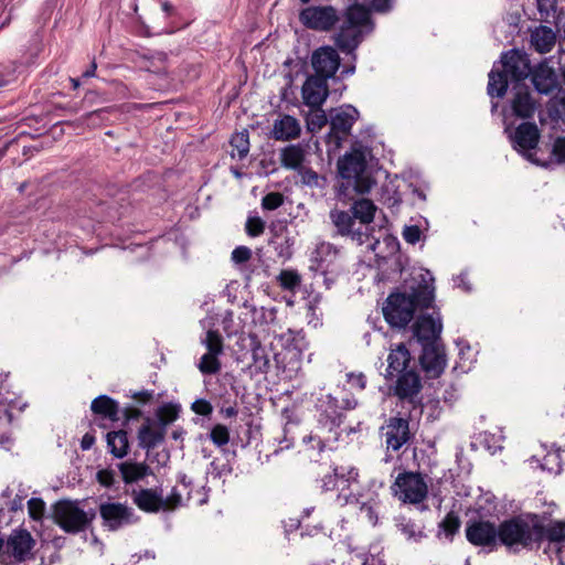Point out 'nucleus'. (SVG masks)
Returning <instances> with one entry per match:
<instances>
[{
  "instance_id": "1",
  "label": "nucleus",
  "mask_w": 565,
  "mask_h": 565,
  "mask_svg": "<svg viewBox=\"0 0 565 565\" xmlns=\"http://www.w3.org/2000/svg\"><path fill=\"white\" fill-rule=\"evenodd\" d=\"M435 279L429 270H415L392 291L382 308L390 327L405 329L415 318V312L433 308Z\"/></svg>"
},
{
  "instance_id": "2",
  "label": "nucleus",
  "mask_w": 565,
  "mask_h": 565,
  "mask_svg": "<svg viewBox=\"0 0 565 565\" xmlns=\"http://www.w3.org/2000/svg\"><path fill=\"white\" fill-rule=\"evenodd\" d=\"M367 147L356 141L337 161V196L341 201L354 200L356 195L369 193L375 181L367 169Z\"/></svg>"
},
{
  "instance_id": "3",
  "label": "nucleus",
  "mask_w": 565,
  "mask_h": 565,
  "mask_svg": "<svg viewBox=\"0 0 565 565\" xmlns=\"http://www.w3.org/2000/svg\"><path fill=\"white\" fill-rule=\"evenodd\" d=\"M501 67L493 65L489 73L487 92L489 96L502 98L509 87V77L520 85L530 75V60L527 55L516 49L501 55Z\"/></svg>"
},
{
  "instance_id": "4",
  "label": "nucleus",
  "mask_w": 565,
  "mask_h": 565,
  "mask_svg": "<svg viewBox=\"0 0 565 565\" xmlns=\"http://www.w3.org/2000/svg\"><path fill=\"white\" fill-rule=\"evenodd\" d=\"M233 313L227 312L222 320V327L226 334V344H224V339L218 330L210 329L206 331L203 339L207 350L206 353H223L224 347L232 351V353H256L262 348L257 334L244 330L233 332Z\"/></svg>"
},
{
  "instance_id": "5",
  "label": "nucleus",
  "mask_w": 565,
  "mask_h": 565,
  "mask_svg": "<svg viewBox=\"0 0 565 565\" xmlns=\"http://www.w3.org/2000/svg\"><path fill=\"white\" fill-rule=\"evenodd\" d=\"M541 533L537 514L513 516L499 524V543L509 548L533 550L540 547Z\"/></svg>"
},
{
  "instance_id": "6",
  "label": "nucleus",
  "mask_w": 565,
  "mask_h": 565,
  "mask_svg": "<svg viewBox=\"0 0 565 565\" xmlns=\"http://www.w3.org/2000/svg\"><path fill=\"white\" fill-rule=\"evenodd\" d=\"M412 355H387V367L384 376L387 380L397 377L393 393L398 399L415 404L423 388L418 373L408 369Z\"/></svg>"
},
{
  "instance_id": "7",
  "label": "nucleus",
  "mask_w": 565,
  "mask_h": 565,
  "mask_svg": "<svg viewBox=\"0 0 565 565\" xmlns=\"http://www.w3.org/2000/svg\"><path fill=\"white\" fill-rule=\"evenodd\" d=\"M433 313L419 315L412 324V339L422 348L420 353H444L441 340L443 321L439 310L433 306Z\"/></svg>"
},
{
  "instance_id": "8",
  "label": "nucleus",
  "mask_w": 565,
  "mask_h": 565,
  "mask_svg": "<svg viewBox=\"0 0 565 565\" xmlns=\"http://www.w3.org/2000/svg\"><path fill=\"white\" fill-rule=\"evenodd\" d=\"M530 75L540 94L550 95L556 90L552 98V107L558 115L565 114V64L562 68L561 82L555 70L546 62L539 63L533 70L530 67Z\"/></svg>"
},
{
  "instance_id": "9",
  "label": "nucleus",
  "mask_w": 565,
  "mask_h": 565,
  "mask_svg": "<svg viewBox=\"0 0 565 565\" xmlns=\"http://www.w3.org/2000/svg\"><path fill=\"white\" fill-rule=\"evenodd\" d=\"M391 492L404 504H420L429 493L427 476L418 471L399 472L391 484Z\"/></svg>"
},
{
  "instance_id": "10",
  "label": "nucleus",
  "mask_w": 565,
  "mask_h": 565,
  "mask_svg": "<svg viewBox=\"0 0 565 565\" xmlns=\"http://www.w3.org/2000/svg\"><path fill=\"white\" fill-rule=\"evenodd\" d=\"M95 516L93 509L85 511L76 501L61 500L54 507L55 522L66 533L75 534L86 530Z\"/></svg>"
},
{
  "instance_id": "11",
  "label": "nucleus",
  "mask_w": 565,
  "mask_h": 565,
  "mask_svg": "<svg viewBox=\"0 0 565 565\" xmlns=\"http://www.w3.org/2000/svg\"><path fill=\"white\" fill-rule=\"evenodd\" d=\"M316 434L310 439L316 438L319 445L328 441H338L341 435L340 426L343 423L344 414L338 405V401L331 395H327L321 405Z\"/></svg>"
},
{
  "instance_id": "12",
  "label": "nucleus",
  "mask_w": 565,
  "mask_h": 565,
  "mask_svg": "<svg viewBox=\"0 0 565 565\" xmlns=\"http://www.w3.org/2000/svg\"><path fill=\"white\" fill-rule=\"evenodd\" d=\"M338 10L332 6H309L299 13V21L307 29L329 32L339 22Z\"/></svg>"
},
{
  "instance_id": "13",
  "label": "nucleus",
  "mask_w": 565,
  "mask_h": 565,
  "mask_svg": "<svg viewBox=\"0 0 565 565\" xmlns=\"http://www.w3.org/2000/svg\"><path fill=\"white\" fill-rule=\"evenodd\" d=\"M380 433L385 440L387 451H398L413 438L408 418L401 416H391L386 419L381 426Z\"/></svg>"
},
{
  "instance_id": "14",
  "label": "nucleus",
  "mask_w": 565,
  "mask_h": 565,
  "mask_svg": "<svg viewBox=\"0 0 565 565\" xmlns=\"http://www.w3.org/2000/svg\"><path fill=\"white\" fill-rule=\"evenodd\" d=\"M359 118V111L351 105L342 106L334 109L330 115V132L328 134V142L340 146L351 134V129Z\"/></svg>"
},
{
  "instance_id": "15",
  "label": "nucleus",
  "mask_w": 565,
  "mask_h": 565,
  "mask_svg": "<svg viewBox=\"0 0 565 565\" xmlns=\"http://www.w3.org/2000/svg\"><path fill=\"white\" fill-rule=\"evenodd\" d=\"M540 544L547 541L546 553L559 565H565V522L552 521L547 524L540 519Z\"/></svg>"
},
{
  "instance_id": "16",
  "label": "nucleus",
  "mask_w": 565,
  "mask_h": 565,
  "mask_svg": "<svg viewBox=\"0 0 565 565\" xmlns=\"http://www.w3.org/2000/svg\"><path fill=\"white\" fill-rule=\"evenodd\" d=\"M99 514L103 520V525L109 531H117L137 520L134 509L120 502L102 503L99 505Z\"/></svg>"
},
{
  "instance_id": "17",
  "label": "nucleus",
  "mask_w": 565,
  "mask_h": 565,
  "mask_svg": "<svg viewBox=\"0 0 565 565\" xmlns=\"http://www.w3.org/2000/svg\"><path fill=\"white\" fill-rule=\"evenodd\" d=\"M467 541L481 547H495L499 543V525L486 520L469 521L465 529Z\"/></svg>"
},
{
  "instance_id": "18",
  "label": "nucleus",
  "mask_w": 565,
  "mask_h": 565,
  "mask_svg": "<svg viewBox=\"0 0 565 565\" xmlns=\"http://www.w3.org/2000/svg\"><path fill=\"white\" fill-rule=\"evenodd\" d=\"M35 544L32 534L24 527L12 530L6 541L7 552L17 563L33 558Z\"/></svg>"
},
{
  "instance_id": "19",
  "label": "nucleus",
  "mask_w": 565,
  "mask_h": 565,
  "mask_svg": "<svg viewBox=\"0 0 565 565\" xmlns=\"http://www.w3.org/2000/svg\"><path fill=\"white\" fill-rule=\"evenodd\" d=\"M340 63V56L332 46H321L312 52L311 66L315 71V76H320L327 81L334 77Z\"/></svg>"
},
{
  "instance_id": "20",
  "label": "nucleus",
  "mask_w": 565,
  "mask_h": 565,
  "mask_svg": "<svg viewBox=\"0 0 565 565\" xmlns=\"http://www.w3.org/2000/svg\"><path fill=\"white\" fill-rule=\"evenodd\" d=\"M303 104L309 108L322 107L329 96L328 81L320 76L309 75L301 87Z\"/></svg>"
},
{
  "instance_id": "21",
  "label": "nucleus",
  "mask_w": 565,
  "mask_h": 565,
  "mask_svg": "<svg viewBox=\"0 0 565 565\" xmlns=\"http://www.w3.org/2000/svg\"><path fill=\"white\" fill-rule=\"evenodd\" d=\"M330 220L337 230V235L351 237L353 241L363 243V232L361 228H355V217L350 211H342L333 209L330 211Z\"/></svg>"
},
{
  "instance_id": "22",
  "label": "nucleus",
  "mask_w": 565,
  "mask_h": 565,
  "mask_svg": "<svg viewBox=\"0 0 565 565\" xmlns=\"http://www.w3.org/2000/svg\"><path fill=\"white\" fill-rule=\"evenodd\" d=\"M166 429L152 418H146L138 429V446L149 452L164 441Z\"/></svg>"
},
{
  "instance_id": "23",
  "label": "nucleus",
  "mask_w": 565,
  "mask_h": 565,
  "mask_svg": "<svg viewBox=\"0 0 565 565\" xmlns=\"http://www.w3.org/2000/svg\"><path fill=\"white\" fill-rule=\"evenodd\" d=\"M539 141L540 130L536 124L530 121L520 124L512 137L513 148L520 152L535 149Z\"/></svg>"
},
{
  "instance_id": "24",
  "label": "nucleus",
  "mask_w": 565,
  "mask_h": 565,
  "mask_svg": "<svg viewBox=\"0 0 565 565\" xmlns=\"http://www.w3.org/2000/svg\"><path fill=\"white\" fill-rule=\"evenodd\" d=\"M359 472L351 468L344 473L343 468H334L331 472L324 475L320 480V489L323 492L345 490L351 481H356Z\"/></svg>"
},
{
  "instance_id": "25",
  "label": "nucleus",
  "mask_w": 565,
  "mask_h": 565,
  "mask_svg": "<svg viewBox=\"0 0 565 565\" xmlns=\"http://www.w3.org/2000/svg\"><path fill=\"white\" fill-rule=\"evenodd\" d=\"M132 502L143 512L157 513L163 510V497L161 491L152 488L134 489Z\"/></svg>"
},
{
  "instance_id": "26",
  "label": "nucleus",
  "mask_w": 565,
  "mask_h": 565,
  "mask_svg": "<svg viewBox=\"0 0 565 565\" xmlns=\"http://www.w3.org/2000/svg\"><path fill=\"white\" fill-rule=\"evenodd\" d=\"M515 93L511 102L512 113L515 117L530 119L536 110V103L525 85H515Z\"/></svg>"
},
{
  "instance_id": "27",
  "label": "nucleus",
  "mask_w": 565,
  "mask_h": 565,
  "mask_svg": "<svg viewBox=\"0 0 565 565\" xmlns=\"http://www.w3.org/2000/svg\"><path fill=\"white\" fill-rule=\"evenodd\" d=\"M121 479L126 484H131L143 480L152 475L150 466L142 461L138 462L131 459L121 461L117 465Z\"/></svg>"
},
{
  "instance_id": "28",
  "label": "nucleus",
  "mask_w": 565,
  "mask_h": 565,
  "mask_svg": "<svg viewBox=\"0 0 565 565\" xmlns=\"http://www.w3.org/2000/svg\"><path fill=\"white\" fill-rule=\"evenodd\" d=\"M362 42V31L360 29H355L347 23H343L335 34L334 43L337 47L345 53L352 54L360 43Z\"/></svg>"
},
{
  "instance_id": "29",
  "label": "nucleus",
  "mask_w": 565,
  "mask_h": 565,
  "mask_svg": "<svg viewBox=\"0 0 565 565\" xmlns=\"http://www.w3.org/2000/svg\"><path fill=\"white\" fill-rule=\"evenodd\" d=\"M300 131L298 120L292 116L285 115L275 120L270 135L275 140L287 141L299 137Z\"/></svg>"
},
{
  "instance_id": "30",
  "label": "nucleus",
  "mask_w": 565,
  "mask_h": 565,
  "mask_svg": "<svg viewBox=\"0 0 565 565\" xmlns=\"http://www.w3.org/2000/svg\"><path fill=\"white\" fill-rule=\"evenodd\" d=\"M90 409L102 418L117 422L119 419V404L107 395H99L92 401Z\"/></svg>"
},
{
  "instance_id": "31",
  "label": "nucleus",
  "mask_w": 565,
  "mask_h": 565,
  "mask_svg": "<svg viewBox=\"0 0 565 565\" xmlns=\"http://www.w3.org/2000/svg\"><path fill=\"white\" fill-rule=\"evenodd\" d=\"M556 42V34L546 25L535 28L531 33V44L539 53H548L553 50Z\"/></svg>"
},
{
  "instance_id": "32",
  "label": "nucleus",
  "mask_w": 565,
  "mask_h": 565,
  "mask_svg": "<svg viewBox=\"0 0 565 565\" xmlns=\"http://www.w3.org/2000/svg\"><path fill=\"white\" fill-rule=\"evenodd\" d=\"M106 441L108 450L114 457L122 459L127 456L129 450L127 431L122 429L109 431L106 435Z\"/></svg>"
},
{
  "instance_id": "33",
  "label": "nucleus",
  "mask_w": 565,
  "mask_h": 565,
  "mask_svg": "<svg viewBox=\"0 0 565 565\" xmlns=\"http://www.w3.org/2000/svg\"><path fill=\"white\" fill-rule=\"evenodd\" d=\"M305 161V151L299 145H289L281 149L280 163L284 168L298 170Z\"/></svg>"
},
{
  "instance_id": "34",
  "label": "nucleus",
  "mask_w": 565,
  "mask_h": 565,
  "mask_svg": "<svg viewBox=\"0 0 565 565\" xmlns=\"http://www.w3.org/2000/svg\"><path fill=\"white\" fill-rule=\"evenodd\" d=\"M350 212L360 224L366 225L373 222L376 206L369 199H360L353 202Z\"/></svg>"
},
{
  "instance_id": "35",
  "label": "nucleus",
  "mask_w": 565,
  "mask_h": 565,
  "mask_svg": "<svg viewBox=\"0 0 565 565\" xmlns=\"http://www.w3.org/2000/svg\"><path fill=\"white\" fill-rule=\"evenodd\" d=\"M344 23L355 29L372 25L370 10L362 4H354L350 7L347 11V19Z\"/></svg>"
},
{
  "instance_id": "36",
  "label": "nucleus",
  "mask_w": 565,
  "mask_h": 565,
  "mask_svg": "<svg viewBox=\"0 0 565 565\" xmlns=\"http://www.w3.org/2000/svg\"><path fill=\"white\" fill-rule=\"evenodd\" d=\"M419 363L427 377L436 379L445 370L446 355H419Z\"/></svg>"
},
{
  "instance_id": "37",
  "label": "nucleus",
  "mask_w": 565,
  "mask_h": 565,
  "mask_svg": "<svg viewBox=\"0 0 565 565\" xmlns=\"http://www.w3.org/2000/svg\"><path fill=\"white\" fill-rule=\"evenodd\" d=\"M397 527L408 541L417 543L426 537L425 526L412 519L402 518L397 524Z\"/></svg>"
},
{
  "instance_id": "38",
  "label": "nucleus",
  "mask_w": 565,
  "mask_h": 565,
  "mask_svg": "<svg viewBox=\"0 0 565 565\" xmlns=\"http://www.w3.org/2000/svg\"><path fill=\"white\" fill-rule=\"evenodd\" d=\"M230 145L232 147L231 156L233 158H238L243 160L247 157L249 152V135L246 129L243 131L236 132L232 136L230 140Z\"/></svg>"
},
{
  "instance_id": "39",
  "label": "nucleus",
  "mask_w": 565,
  "mask_h": 565,
  "mask_svg": "<svg viewBox=\"0 0 565 565\" xmlns=\"http://www.w3.org/2000/svg\"><path fill=\"white\" fill-rule=\"evenodd\" d=\"M278 341L288 352L302 353L307 349L303 335L291 330L281 334Z\"/></svg>"
},
{
  "instance_id": "40",
  "label": "nucleus",
  "mask_w": 565,
  "mask_h": 565,
  "mask_svg": "<svg viewBox=\"0 0 565 565\" xmlns=\"http://www.w3.org/2000/svg\"><path fill=\"white\" fill-rule=\"evenodd\" d=\"M281 289L295 292L301 285V276L297 270L282 269L277 276Z\"/></svg>"
},
{
  "instance_id": "41",
  "label": "nucleus",
  "mask_w": 565,
  "mask_h": 565,
  "mask_svg": "<svg viewBox=\"0 0 565 565\" xmlns=\"http://www.w3.org/2000/svg\"><path fill=\"white\" fill-rule=\"evenodd\" d=\"M178 415L179 409L175 405L170 403L164 404L158 408L156 414L157 418L154 419V423L161 424L162 427H164V429L167 430L168 425L173 423L178 418Z\"/></svg>"
},
{
  "instance_id": "42",
  "label": "nucleus",
  "mask_w": 565,
  "mask_h": 565,
  "mask_svg": "<svg viewBox=\"0 0 565 565\" xmlns=\"http://www.w3.org/2000/svg\"><path fill=\"white\" fill-rule=\"evenodd\" d=\"M540 20L552 23L556 18L557 0H536Z\"/></svg>"
},
{
  "instance_id": "43",
  "label": "nucleus",
  "mask_w": 565,
  "mask_h": 565,
  "mask_svg": "<svg viewBox=\"0 0 565 565\" xmlns=\"http://www.w3.org/2000/svg\"><path fill=\"white\" fill-rule=\"evenodd\" d=\"M460 527V519L454 512H449L439 523V529L445 533L446 537L452 539Z\"/></svg>"
},
{
  "instance_id": "44",
  "label": "nucleus",
  "mask_w": 565,
  "mask_h": 565,
  "mask_svg": "<svg viewBox=\"0 0 565 565\" xmlns=\"http://www.w3.org/2000/svg\"><path fill=\"white\" fill-rule=\"evenodd\" d=\"M310 109L311 114L307 119L308 129L311 131H318L328 124V117L321 107Z\"/></svg>"
},
{
  "instance_id": "45",
  "label": "nucleus",
  "mask_w": 565,
  "mask_h": 565,
  "mask_svg": "<svg viewBox=\"0 0 565 565\" xmlns=\"http://www.w3.org/2000/svg\"><path fill=\"white\" fill-rule=\"evenodd\" d=\"M148 71L154 74H166L168 72V55L164 52H158L149 58Z\"/></svg>"
},
{
  "instance_id": "46",
  "label": "nucleus",
  "mask_w": 565,
  "mask_h": 565,
  "mask_svg": "<svg viewBox=\"0 0 565 565\" xmlns=\"http://www.w3.org/2000/svg\"><path fill=\"white\" fill-rule=\"evenodd\" d=\"M541 467L551 473L558 475L562 471L561 454L558 451L548 452L544 456Z\"/></svg>"
},
{
  "instance_id": "47",
  "label": "nucleus",
  "mask_w": 565,
  "mask_h": 565,
  "mask_svg": "<svg viewBox=\"0 0 565 565\" xmlns=\"http://www.w3.org/2000/svg\"><path fill=\"white\" fill-rule=\"evenodd\" d=\"M210 438L217 447H223L230 441V431L225 425H215L210 433Z\"/></svg>"
},
{
  "instance_id": "48",
  "label": "nucleus",
  "mask_w": 565,
  "mask_h": 565,
  "mask_svg": "<svg viewBox=\"0 0 565 565\" xmlns=\"http://www.w3.org/2000/svg\"><path fill=\"white\" fill-rule=\"evenodd\" d=\"M285 202V196L280 192H269L262 199V207L266 211H275Z\"/></svg>"
},
{
  "instance_id": "49",
  "label": "nucleus",
  "mask_w": 565,
  "mask_h": 565,
  "mask_svg": "<svg viewBox=\"0 0 565 565\" xmlns=\"http://www.w3.org/2000/svg\"><path fill=\"white\" fill-rule=\"evenodd\" d=\"M198 366L203 374H215L221 369V362L217 355H202Z\"/></svg>"
},
{
  "instance_id": "50",
  "label": "nucleus",
  "mask_w": 565,
  "mask_h": 565,
  "mask_svg": "<svg viewBox=\"0 0 565 565\" xmlns=\"http://www.w3.org/2000/svg\"><path fill=\"white\" fill-rule=\"evenodd\" d=\"M90 218L96 220L97 222H104L110 220L113 214L110 212V206L108 202L99 201L95 203L94 209H92Z\"/></svg>"
},
{
  "instance_id": "51",
  "label": "nucleus",
  "mask_w": 565,
  "mask_h": 565,
  "mask_svg": "<svg viewBox=\"0 0 565 565\" xmlns=\"http://www.w3.org/2000/svg\"><path fill=\"white\" fill-rule=\"evenodd\" d=\"M245 231L250 237H258L265 232V222L259 216H250L245 224Z\"/></svg>"
},
{
  "instance_id": "52",
  "label": "nucleus",
  "mask_w": 565,
  "mask_h": 565,
  "mask_svg": "<svg viewBox=\"0 0 565 565\" xmlns=\"http://www.w3.org/2000/svg\"><path fill=\"white\" fill-rule=\"evenodd\" d=\"M252 249L247 246L241 245L233 249L231 254V260L235 265H244L252 258Z\"/></svg>"
},
{
  "instance_id": "53",
  "label": "nucleus",
  "mask_w": 565,
  "mask_h": 565,
  "mask_svg": "<svg viewBox=\"0 0 565 565\" xmlns=\"http://www.w3.org/2000/svg\"><path fill=\"white\" fill-rule=\"evenodd\" d=\"M183 502V493L178 488L174 487L170 494L167 498H163V510H172L177 507L181 505Z\"/></svg>"
},
{
  "instance_id": "54",
  "label": "nucleus",
  "mask_w": 565,
  "mask_h": 565,
  "mask_svg": "<svg viewBox=\"0 0 565 565\" xmlns=\"http://www.w3.org/2000/svg\"><path fill=\"white\" fill-rule=\"evenodd\" d=\"M301 182L308 186H319L320 175L311 168L301 167L298 169Z\"/></svg>"
},
{
  "instance_id": "55",
  "label": "nucleus",
  "mask_w": 565,
  "mask_h": 565,
  "mask_svg": "<svg viewBox=\"0 0 565 565\" xmlns=\"http://www.w3.org/2000/svg\"><path fill=\"white\" fill-rule=\"evenodd\" d=\"M29 514L33 520H39L42 518L45 509V504L40 498H31L28 501Z\"/></svg>"
},
{
  "instance_id": "56",
  "label": "nucleus",
  "mask_w": 565,
  "mask_h": 565,
  "mask_svg": "<svg viewBox=\"0 0 565 565\" xmlns=\"http://www.w3.org/2000/svg\"><path fill=\"white\" fill-rule=\"evenodd\" d=\"M348 384L355 390L363 391L366 386V377L362 372H349L347 373Z\"/></svg>"
},
{
  "instance_id": "57",
  "label": "nucleus",
  "mask_w": 565,
  "mask_h": 565,
  "mask_svg": "<svg viewBox=\"0 0 565 565\" xmlns=\"http://www.w3.org/2000/svg\"><path fill=\"white\" fill-rule=\"evenodd\" d=\"M13 407L12 402L7 403L0 398V425L8 426L12 422L11 408Z\"/></svg>"
},
{
  "instance_id": "58",
  "label": "nucleus",
  "mask_w": 565,
  "mask_h": 565,
  "mask_svg": "<svg viewBox=\"0 0 565 565\" xmlns=\"http://www.w3.org/2000/svg\"><path fill=\"white\" fill-rule=\"evenodd\" d=\"M191 409L202 416H209L213 412L211 403L203 398L193 402Z\"/></svg>"
},
{
  "instance_id": "59",
  "label": "nucleus",
  "mask_w": 565,
  "mask_h": 565,
  "mask_svg": "<svg viewBox=\"0 0 565 565\" xmlns=\"http://www.w3.org/2000/svg\"><path fill=\"white\" fill-rule=\"evenodd\" d=\"M422 232L418 226H406L403 231V238L409 244H416L420 239Z\"/></svg>"
},
{
  "instance_id": "60",
  "label": "nucleus",
  "mask_w": 565,
  "mask_h": 565,
  "mask_svg": "<svg viewBox=\"0 0 565 565\" xmlns=\"http://www.w3.org/2000/svg\"><path fill=\"white\" fill-rule=\"evenodd\" d=\"M552 153L555 156L557 162H565V137L556 138L553 145Z\"/></svg>"
},
{
  "instance_id": "61",
  "label": "nucleus",
  "mask_w": 565,
  "mask_h": 565,
  "mask_svg": "<svg viewBox=\"0 0 565 565\" xmlns=\"http://www.w3.org/2000/svg\"><path fill=\"white\" fill-rule=\"evenodd\" d=\"M98 482L104 487H111L115 482V472L110 469L99 470L96 475Z\"/></svg>"
},
{
  "instance_id": "62",
  "label": "nucleus",
  "mask_w": 565,
  "mask_h": 565,
  "mask_svg": "<svg viewBox=\"0 0 565 565\" xmlns=\"http://www.w3.org/2000/svg\"><path fill=\"white\" fill-rule=\"evenodd\" d=\"M315 434H316V431L303 437V443L309 445L312 449H317L318 451H323L326 448H331V446L337 443V441H328L326 444L319 445V443L316 438L310 439V437H312Z\"/></svg>"
},
{
  "instance_id": "63",
  "label": "nucleus",
  "mask_w": 565,
  "mask_h": 565,
  "mask_svg": "<svg viewBox=\"0 0 565 565\" xmlns=\"http://www.w3.org/2000/svg\"><path fill=\"white\" fill-rule=\"evenodd\" d=\"M392 1L393 0H372L371 8L375 12L385 13L392 9Z\"/></svg>"
},
{
  "instance_id": "64",
  "label": "nucleus",
  "mask_w": 565,
  "mask_h": 565,
  "mask_svg": "<svg viewBox=\"0 0 565 565\" xmlns=\"http://www.w3.org/2000/svg\"><path fill=\"white\" fill-rule=\"evenodd\" d=\"M109 111V108L108 107H105V108H99V109H96V110H93L88 114H86V119L89 124H93L95 125L96 124V119H99V120H103L105 118V115Z\"/></svg>"
}]
</instances>
